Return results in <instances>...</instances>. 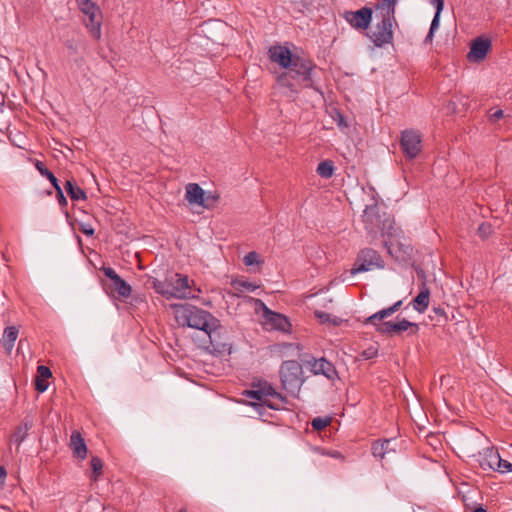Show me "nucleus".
I'll use <instances>...</instances> for the list:
<instances>
[{
    "label": "nucleus",
    "mask_w": 512,
    "mask_h": 512,
    "mask_svg": "<svg viewBox=\"0 0 512 512\" xmlns=\"http://www.w3.org/2000/svg\"><path fill=\"white\" fill-rule=\"evenodd\" d=\"M271 62L286 69L277 77L279 87L297 94L302 88H313L312 71L316 65L309 58L302 57L283 45H273L268 49Z\"/></svg>",
    "instance_id": "nucleus-1"
},
{
    "label": "nucleus",
    "mask_w": 512,
    "mask_h": 512,
    "mask_svg": "<svg viewBox=\"0 0 512 512\" xmlns=\"http://www.w3.org/2000/svg\"><path fill=\"white\" fill-rule=\"evenodd\" d=\"M171 307L176 322L182 327L187 326L205 332L218 322L210 312L191 304H174Z\"/></svg>",
    "instance_id": "nucleus-2"
},
{
    "label": "nucleus",
    "mask_w": 512,
    "mask_h": 512,
    "mask_svg": "<svg viewBox=\"0 0 512 512\" xmlns=\"http://www.w3.org/2000/svg\"><path fill=\"white\" fill-rule=\"evenodd\" d=\"M279 376L282 388L293 396L299 393L305 380L302 365L296 360L284 361L280 366Z\"/></svg>",
    "instance_id": "nucleus-3"
},
{
    "label": "nucleus",
    "mask_w": 512,
    "mask_h": 512,
    "mask_svg": "<svg viewBox=\"0 0 512 512\" xmlns=\"http://www.w3.org/2000/svg\"><path fill=\"white\" fill-rule=\"evenodd\" d=\"M379 21L374 29L366 33L368 39L377 48H383L386 45L393 44L394 27L397 26L396 19L378 17Z\"/></svg>",
    "instance_id": "nucleus-4"
},
{
    "label": "nucleus",
    "mask_w": 512,
    "mask_h": 512,
    "mask_svg": "<svg viewBox=\"0 0 512 512\" xmlns=\"http://www.w3.org/2000/svg\"><path fill=\"white\" fill-rule=\"evenodd\" d=\"M80 11L87 16L86 27L95 39L101 37L102 12L91 0H76Z\"/></svg>",
    "instance_id": "nucleus-5"
},
{
    "label": "nucleus",
    "mask_w": 512,
    "mask_h": 512,
    "mask_svg": "<svg viewBox=\"0 0 512 512\" xmlns=\"http://www.w3.org/2000/svg\"><path fill=\"white\" fill-rule=\"evenodd\" d=\"M382 267L383 261L379 253L371 248H365L359 252L350 273L355 275L361 272L370 271L374 268Z\"/></svg>",
    "instance_id": "nucleus-6"
},
{
    "label": "nucleus",
    "mask_w": 512,
    "mask_h": 512,
    "mask_svg": "<svg viewBox=\"0 0 512 512\" xmlns=\"http://www.w3.org/2000/svg\"><path fill=\"white\" fill-rule=\"evenodd\" d=\"M376 331L393 336L395 334H401L403 332H408V335H416L419 331V326L415 322H411L405 318L398 322L385 321L376 325Z\"/></svg>",
    "instance_id": "nucleus-7"
},
{
    "label": "nucleus",
    "mask_w": 512,
    "mask_h": 512,
    "mask_svg": "<svg viewBox=\"0 0 512 512\" xmlns=\"http://www.w3.org/2000/svg\"><path fill=\"white\" fill-rule=\"evenodd\" d=\"M205 333L209 337L213 350L217 353H231L232 343L227 331L219 324L213 325L211 329H207Z\"/></svg>",
    "instance_id": "nucleus-8"
},
{
    "label": "nucleus",
    "mask_w": 512,
    "mask_h": 512,
    "mask_svg": "<svg viewBox=\"0 0 512 512\" xmlns=\"http://www.w3.org/2000/svg\"><path fill=\"white\" fill-rule=\"evenodd\" d=\"M373 11L370 7L364 6L357 11H344L342 17L349 25L358 31H365L372 21Z\"/></svg>",
    "instance_id": "nucleus-9"
},
{
    "label": "nucleus",
    "mask_w": 512,
    "mask_h": 512,
    "mask_svg": "<svg viewBox=\"0 0 512 512\" xmlns=\"http://www.w3.org/2000/svg\"><path fill=\"white\" fill-rule=\"evenodd\" d=\"M421 142V135L415 130H404L401 133V148L408 159H414L421 152Z\"/></svg>",
    "instance_id": "nucleus-10"
},
{
    "label": "nucleus",
    "mask_w": 512,
    "mask_h": 512,
    "mask_svg": "<svg viewBox=\"0 0 512 512\" xmlns=\"http://www.w3.org/2000/svg\"><path fill=\"white\" fill-rule=\"evenodd\" d=\"M185 199L190 204H197L209 208L218 199L217 196L205 195V191L197 183H189L186 186Z\"/></svg>",
    "instance_id": "nucleus-11"
},
{
    "label": "nucleus",
    "mask_w": 512,
    "mask_h": 512,
    "mask_svg": "<svg viewBox=\"0 0 512 512\" xmlns=\"http://www.w3.org/2000/svg\"><path fill=\"white\" fill-rule=\"evenodd\" d=\"M264 325L267 329L288 332L291 324L288 318L280 313H276L267 308L264 304Z\"/></svg>",
    "instance_id": "nucleus-12"
},
{
    "label": "nucleus",
    "mask_w": 512,
    "mask_h": 512,
    "mask_svg": "<svg viewBox=\"0 0 512 512\" xmlns=\"http://www.w3.org/2000/svg\"><path fill=\"white\" fill-rule=\"evenodd\" d=\"M304 362L310 367L311 372L315 375L321 374L328 379H334L337 376V371L334 365L325 358L315 359L312 357L310 360H305Z\"/></svg>",
    "instance_id": "nucleus-13"
},
{
    "label": "nucleus",
    "mask_w": 512,
    "mask_h": 512,
    "mask_svg": "<svg viewBox=\"0 0 512 512\" xmlns=\"http://www.w3.org/2000/svg\"><path fill=\"white\" fill-rule=\"evenodd\" d=\"M175 278V280L171 279L172 298H195V295L191 293L188 277L176 273Z\"/></svg>",
    "instance_id": "nucleus-14"
},
{
    "label": "nucleus",
    "mask_w": 512,
    "mask_h": 512,
    "mask_svg": "<svg viewBox=\"0 0 512 512\" xmlns=\"http://www.w3.org/2000/svg\"><path fill=\"white\" fill-rule=\"evenodd\" d=\"M104 275L112 281V287L117 294L123 298H128L131 295V286L123 280L116 271L111 267H104L102 269Z\"/></svg>",
    "instance_id": "nucleus-15"
},
{
    "label": "nucleus",
    "mask_w": 512,
    "mask_h": 512,
    "mask_svg": "<svg viewBox=\"0 0 512 512\" xmlns=\"http://www.w3.org/2000/svg\"><path fill=\"white\" fill-rule=\"evenodd\" d=\"M491 48V41L482 37L476 38L470 47L467 58L471 62H480L485 59Z\"/></svg>",
    "instance_id": "nucleus-16"
},
{
    "label": "nucleus",
    "mask_w": 512,
    "mask_h": 512,
    "mask_svg": "<svg viewBox=\"0 0 512 512\" xmlns=\"http://www.w3.org/2000/svg\"><path fill=\"white\" fill-rule=\"evenodd\" d=\"M70 447L72 449L74 457L78 459H85L87 456V446L84 438L80 432L73 431L70 436Z\"/></svg>",
    "instance_id": "nucleus-17"
},
{
    "label": "nucleus",
    "mask_w": 512,
    "mask_h": 512,
    "mask_svg": "<svg viewBox=\"0 0 512 512\" xmlns=\"http://www.w3.org/2000/svg\"><path fill=\"white\" fill-rule=\"evenodd\" d=\"M253 387H257L259 391H261V395L264 400H268V397H273L280 400L282 403H286V397H284L281 393L277 392L274 387L266 382H258L257 384H253Z\"/></svg>",
    "instance_id": "nucleus-18"
},
{
    "label": "nucleus",
    "mask_w": 512,
    "mask_h": 512,
    "mask_svg": "<svg viewBox=\"0 0 512 512\" xmlns=\"http://www.w3.org/2000/svg\"><path fill=\"white\" fill-rule=\"evenodd\" d=\"M430 290L424 284L420 293L413 299V307L419 313H424L429 306Z\"/></svg>",
    "instance_id": "nucleus-19"
},
{
    "label": "nucleus",
    "mask_w": 512,
    "mask_h": 512,
    "mask_svg": "<svg viewBox=\"0 0 512 512\" xmlns=\"http://www.w3.org/2000/svg\"><path fill=\"white\" fill-rule=\"evenodd\" d=\"M19 330L15 326H8L4 329L3 336H2V344L8 354L11 353L15 341L18 337Z\"/></svg>",
    "instance_id": "nucleus-20"
},
{
    "label": "nucleus",
    "mask_w": 512,
    "mask_h": 512,
    "mask_svg": "<svg viewBox=\"0 0 512 512\" xmlns=\"http://www.w3.org/2000/svg\"><path fill=\"white\" fill-rule=\"evenodd\" d=\"M33 421L31 419H25L23 424L16 427L14 433L11 436V441L17 445H20L28 436V431L32 428Z\"/></svg>",
    "instance_id": "nucleus-21"
},
{
    "label": "nucleus",
    "mask_w": 512,
    "mask_h": 512,
    "mask_svg": "<svg viewBox=\"0 0 512 512\" xmlns=\"http://www.w3.org/2000/svg\"><path fill=\"white\" fill-rule=\"evenodd\" d=\"M65 190L69 197L74 201L85 200L87 198L85 191L79 186L75 185L72 180L66 181Z\"/></svg>",
    "instance_id": "nucleus-22"
},
{
    "label": "nucleus",
    "mask_w": 512,
    "mask_h": 512,
    "mask_svg": "<svg viewBox=\"0 0 512 512\" xmlns=\"http://www.w3.org/2000/svg\"><path fill=\"white\" fill-rule=\"evenodd\" d=\"M390 442L391 440L389 439L374 442L371 448L373 456L378 459H383L385 454L390 451Z\"/></svg>",
    "instance_id": "nucleus-23"
},
{
    "label": "nucleus",
    "mask_w": 512,
    "mask_h": 512,
    "mask_svg": "<svg viewBox=\"0 0 512 512\" xmlns=\"http://www.w3.org/2000/svg\"><path fill=\"white\" fill-rule=\"evenodd\" d=\"M377 9L380 10V14L377 17L396 19L395 7L393 6L390 0H381L377 4Z\"/></svg>",
    "instance_id": "nucleus-24"
},
{
    "label": "nucleus",
    "mask_w": 512,
    "mask_h": 512,
    "mask_svg": "<svg viewBox=\"0 0 512 512\" xmlns=\"http://www.w3.org/2000/svg\"><path fill=\"white\" fill-rule=\"evenodd\" d=\"M244 395L247 396L248 398H253V399L261 402V404L266 405L270 409H273V410L279 409L278 405H276L275 403H273L269 400H264V398L261 395V391H259L257 387H253V389H251V390H246L244 392Z\"/></svg>",
    "instance_id": "nucleus-25"
},
{
    "label": "nucleus",
    "mask_w": 512,
    "mask_h": 512,
    "mask_svg": "<svg viewBox=\"0 0 512 512\" xmlns=\"http://www.w3.org/2000/svg\"><path fill=\"white\" fill-rule=\"evenodd\" d=\"M494 459L490 462V467L497 470L500 473L510 472L512 471V464L504 459H501L499 454H495L493 456Z\"/></svg>",
    "instance_id": "nucleus-26"
},
{
    "label": "nucleus",
    "mask_w": 512,
    "mask_h": 512,
    "mask_svg": "<svg viewBox=\"0 0 512 512\" xmlns=\"http://www.w3.org/2000/svg\"><path fill=\"white\" fill-rule=\"evenodd\" d=\"M231 286L236 292L239 293L244 292L245 290L249 292H254L256 289L260 287L259 285L252 283L250 281L239 279L232 280Z\"/></svg>",
    "instance_id": "nucleus-27"
},
{
    "label": "nucleus",
    "mask_w": 512,
    "mask_h": 512,
    "mask_svg": "<svg viewBox=\"0 0 512 512\" xmlns=\"http://www.w3.org/2000/svg\"><path fill=\"white\" fill-rule=\"evenodd\" d=\"M315 317L322 324H331L332 326H339L342 323V319L332 316L327 312L316 310L314 312Z\"/></svg>",
    "instance_id": "nucleus-28"
},
{
    "label": "nucleus",
    "mask_w": 512,
    "mask_h": 512,
    "mask_svg": "<svg viewBox=\"0 0 512 512\" xmlns=\"http://www.w3.org/2000/svg\"><path fill=\"white\" fill-rule=\"evenodd\" d=\"M316 172L319 176L329 179L334 173V164L330 160L322 161L318 164Z\"/></svg>",
    "instance_id": "nucleus-29"
},
{
    "label": "nucleus",
    "mask_w": 512,
    "mask_h": 512,
    "mask_svg": "<svg viewBox=\"0 0 512 512\" xmlns=\"http://www.w3.org/2000/svg\"><path fill=\"white\" fill-rule=\"evenodd\" d=\"M35 168L37 171L45 178H47L53 187L59 185L58 179L55 177V175L46 168L45 164L42 161L35 160L34 162Z\"/></svg>",
    "instance_id": "nucleus-30"
},
{
    "label": "nucleus",
    "mask_w": 512,
    "mask_h": 512,
    "mask_svg": "<svg viewBox=\"0 0 512 512\" xmlns=\"http://www.w3.org/2000/svg\"><path fill=\"white\" fill-rule=\"evenodd\" d=\"M394 313L395 312L393 311L392 307L390 306L388 308L382 309V310L376 312L375 314L369 316L366 319L365 323L372 324V325H374L376 327V325L379 324L377 321H381L384 318L389 317V316H391Z\"/></svg>",
    "instance_id": "nucleus-31"
},
{
    "label": "nucleus",
    "mask_w": 512,
    "mask_h": 512,
    "mask_svg": "<svg viewBox=\"0 0 512 512\" xmlns=\"http://www.w3.org/2000/svg\"><path fill=\"white\" fill-rule=\"evenodd\" d=\"M92 474L90 476L91 481L96 482L103 471V461L98 456H93L90 461Z\"/></svg>",
    "instance_id": "nucleus-32"
},
{
    "label": "nucleus",
    "mask_w": 512,
    "mask_h": 512,
    "mask_svg": "<svg viewBox=\"0 0 512 512\" xmlns=\"http://www.w3.org/2000/svg\"><path fill=\"white\" fill-rule=\"evenodd\" d=\"M153 288L155 291L162 296L166 297L167 299L172 298V292H171V281H159L156 280L153 282Z\"/></svg>",
    "instance_id": "nucleus-33"
},
{
    "label": "nucleus",
    "mask_w": 512,
    "mask_h": 512,
    "mask_svg": "<svg viewBox=\"0 0 512 512\" xmlns=\"http://www.w3.org/2000/svg\"><path fill=\"white\" fill-rule=\"evenodd\" d=\"M492 233V225L488 222L481 223L477 229L478 236L483 240L487 239Z\"/></svg>",
    "instance_id": "nucleus-34"
},
{
    "label": "nucleus",
    "mask_w": 512,
    "mask_h": 512,
    "mask_svg": "<svg viewBox=\"0 0 512 512\" xmlns=\"http://www.w3.org/2000/svg\"><path fill=\"white\" fill-rule=\"evenodd\" d=\"M330 424V418L316 417L312 420V427L316 431H321Z\"/></svg>",
    "instance_id": "nucleus-35"
},
{
    "label": "nucleus",
    "mask_w": 512,
    "mask_h": 512,
    "mask_svg": "<svg viewBox=\"0 0 512 512\" xmlns=\"http://www.w3.org/2000/svg\"><path fill=\"white\" fill-rule=\"evenodd\" d=\"M243 263L246 265V266H252L254 264H258L260 263V260H259V255L257 252L255 251H251L249 253H247L244 258H243Z\"/></svg>",
    "instance_id": "nucleus-36"
},
{
    "label": "nucleus",
    "mask_w": 512,
    "mask_h": 512,
    "mask_svg": "<svg viewBox=\"0 0 512 512\" xmlns=\"http://www.w3.org/2000/svg\"><path fill=\"white\" fill-rule=\"evenodd\" d=\"M52 376L51 370L44 365H40L37 367V377L42 379H48Z\"/></svg>",
    "instance_id": "nucleus-37"
},
{
    "label": "nucleus",
    "mask_w": 512,
    "mask_h": 512,
    "mask_svg": "<svg viewBox=\"0 0 512 512\" xmlns=\"http://www.w3.org/2000/svg\"><path fill=\"white\" fill-rule=\"evenodd\" d=\"M35 388L40 393L45 392L48 388L47 379H42V378L36 377Z\"/></svg>",
    "instance_id": "nucleus-38"
},
{
    "label": "nucleus",
    "mask_w": 512,
    "mask_h": 512,
    "mask_svg": "<svg viewBox=\"0 0 512 512\" xmlns=\"http://www.w3.org/2000/svg\"><path fill=\"white\" fill-rule=\"evenodd\" d=\"M54 188L56 190V198L58 200V203L61 206H66L67 205V200H66V197L63 194V191H62L60 185H57Z\"/></svg>",
    "instance_id": "nucleus-39"
},
{
    "label": "nucleus",
    "mask_w": 512,
    "mask_h": 512,
    "mask_svg": "<svg viewBox=\"0 0 512 512\" xmlns=\"http://www.w3.org/2000/svg\"><path fill=\"white\" fill-rule=\"evenodd\" d=\"M393 224H394L393 221L386 219L385 221H383L382 227H380L379 225H377V226L379 227V229L381 230V232L383 234L388 233L389 235H391L392 234L391 230L393 229Z\"/></svg>",
    "instance_id": "nucleus-40"
},
{
    "label": "nucleus",
    "mask_w": 512,
    "mask_h": 512,
    "mask_svg": "<svg viewBox=\"0 0 512 512\" xmlns=\"http://www.w3.org/2000/svg\"><path fill=\"white\" fill-rule=\"evenodd\" d=\"M440 16H441V13H436L434 14V17L432 19V22H431V25H430V29L431 31H436L438 28H439V25H440Z\"/></svg>",
    "instance_id": "nucleus-41"
},
{
    "label": "nucleus",
    "mask_w": 512,
    "mask_h": 512,
    "mask_svg": "<svg viewBox=\"0 0 512 512\" xmlns=\"http://www.w3.org/2000/svg\"><path fill=\"white\" fill-rule=\"evenodd\" d=\"M80 231L87 236H93L95 233L94 228L90 224H81Z\"/></svg>",
    "instance_id": "nucleus-42"
},
{
    "label": "nucleus",
    "mask_w": 512,
    "mask_h": 512,
    "mask_svg": "<svg viewBox=\"0 0 512 512\" xmlns=\"http://www.w3.org/2000/svg\"><path fill=\"white\" fill-rule=\"evenodd\" d=\"M431 4L435 7L436 13H441L444 8V0H431Z\"/></svg>",
    "instance_id": "nucleus-43"
},
{
    "label": "nucleus",
    "mask_w": 512,
    "mask_h": 512,
    "mask_svg": "<svg viewBox=\"0 0 512 512\" xmlns=\"http://www.w3.org/2000/svg\"><path fill=\"white\" fill-rule=\"evenodd\" d=\"M365 222L367 224H373L374 223V219H376L377 222H379L380 220V216L379 215H372L370 212H365Z\"/></svg>",
    "instance_id": "nucleus-44"
},
{
    "label": "nucleus",
    "mask_w": 512,
    "mask_h": 512,
    "mask_svg": "<svg viewBox=\"0 0 512 512\" xmlns=\"http://www.w3.org/2000/svg\"><path fill=\"white\" fill-rule=\"evenodd\" d=\"M503 116H504L503 110L498 109L495 112L490 114V120L493 122H496V121L500 120L501 118H503Z\"/></svg>",
    "instance_id": "nucleus-45"
},
{
    "label": "nucleus",
    "mask_w": 512,
    "mask_h": 512,
    "mask_svg": "<svg viewBox=\"0 0 512 512\" xmlns=\"http://www.w3.org/2000/svg\"><path fill=\"white\" fill-rule=\"evenodd\" d=\"M433 312L440 318H443L444 320H447L445 309L438 306L433 308Z\"/></svg>",
    "instance_id": "nucleus-46"
},
{
    "label": "nucleus",
    "mask_w": 512,
    "mask_h": 512,
    "mask_svg": "<svg viewBox=\"0 0 512 512\" xmlns=\"http://www.w3.org/2000/svg\"><path fill=\"white\" fill-rule=\"evenodd\" d=\"M376 354H377V350H375V349H373V348H370V349H367V350L363 351L362 356H363L365 359H371V358H373Z\"/></svg>",
    "instance_id": "nucleus-47"
},
{
    "label": "nucleus",
    "mask_w": 512,
    "mask_h": 512,
    "mask_svg": "<svg viewBox=\"0 0 512 512\" xmlns=\"http://www.w3.org/2000/svg\"><path fill=\"white\" fill-rule=\"evenodd\" d=\"M385 247L387 248L388 252L394 256V243L389 240V241H385Z\"/></svg>",
    "instance_id": "nucleus-48"
},
{
    "label": "nucleus",
    "mask_w": 512,
    "mask_h": 512,
    "mask_svg": "<svg viewBox=\"0 0 512 512\" xmlns=\"http://www.w3.org/2000/svg\"><path fill=\"white\" fill-rule=\"evenodd\" d=\"M6 475V469L3 466H0V483H4Z\"/></svg>",
    "instance_id": "nucleus-49"
},
{
    "label": "nucleus",
    "mask_w": 512,
    "mask_h": 512,
    "mask_svg": "<svg viewBox=\"0 0 512 512\" xmlns=\"http://www.w3.org/2000/svg\"><path fill=\"white\" fill-rule=\"evenodd\" d=\"M324 454L328 455L330 457H334V458H341L342 457L341 453L338 452V451H328V452H325Z\"/></svg>",
    "instance_id": "nucleus-50"
},
{
    "label": "nucleus",
    "mask_w": 512,
    "mask_h": 512,
    "mask_svg": "<svg viewBox=\"0 0 512 512\" xmlns=\"http://www.w3.org/2000/svg\"><path fill=\"white\" fill-rule=\"evenodd\" d=\"M433 36H434V31L429 30V32L425 38V43L432 42Z\"/></svg>",
    "instance_id": "nucleus-51"
},
{
    "label": "nucleus",
    "mask_w": 512,
    "mask_h": 512,
    "mask_svg": "<svg viewBox=\"0 0 512 512\" xmlns=\"http://www.w3.org/2000/svg\"><path fill=\"white\" fill-rule=\"evenodd\" d=\"M401 305H402V300H399V301L395 302L391 307H392L393 311L396 312L399 310Z\"/></svg>",
    "instance_id": "nucleus-52"
},
{
    "label": "nucleus",
    "mask_w": 512,
    "mask_h": 512,
    "mask_svg": "<svg viewBox=\"0 0 512 512\" xmlns=\"http://www.w3.org/2000/svg\"><path fill=\"white\" fill-rule=\"evenodd\" d=\"M473 512H487V510L482 506H478L473 510Z\"/></svg>",
    "instance_id": "nucleus-53"
},
{
    "label": "nucleus",
    "mask_w": 512,
    "mask_h": 512,
    "mask_svg": "<svg viewBox=\"0 0 512 512\" xmlns=\"http://www.w3.org/2000/svg\"><path fill=\"white\" fill-rule=\"evenodd\" d=\"M390 1L393 4V6L396 8V3H397L398 0H390Z\"/></svg>",
    "instance_id": "nucleus-54"
},
{
    "label": "nucleus",
    "mask_w": 512,
    "mask_h": 512,
    "mask_svg": "<svg viewBox=\"0 0 512 512\" xmlns=\"http://www.w3.org/2000/svg\"><path fill=\"white\" fill-rule=\"evenodd\" d=\"M178 512H187L185 508H181Z\"/></svg>",
    "instance_id": "nucleus-55"
},
{
    "label": "nucleus",
    "mask_w": 512,
    "mask_h": 512,
    "mask_svg": "<svg viewBox=\"0 0 512 512\" xmlns=\"http://www.w3.org/2000/svg\"><path fill=\"white\" fill-rule=\"evenodd\" d=\"M367 229H369V232H373V228L372 227H367Z\"/></svg>",
    "instance_id": "nucleus-56"
}]
</instances>
